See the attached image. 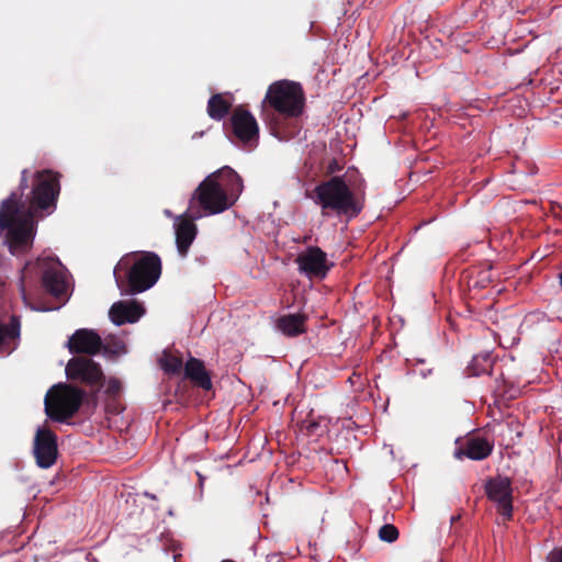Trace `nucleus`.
Returning a JSON list of instances; mask_svg holds the SVG:
<instances>
[{"mask_svg": "<svg viewBox=\"0 0 562 562\" xmlns=\"http://www.w3.org/2000/svg\"><path fill=\"white\" fill-rule=\"evenodd\" d=\"M29 169L21 172L19 189L21 193L12 192L0 205V229L8 231L7 238L12 254L30 247L35 227V215L38 211L52 213L60 192L59 173L49 169L36 171L32 176L31 191L29 188Z\"/></svg>", "mask_w": 562, "mask_h": 562, "instance_id": "f257e3e1", "label": "nucleus"}, {"mask_svg": "<svg viewBox=\"0 0 562 562\" xmlns=\"http://www.w3.org/2000/svg\"><path fill=\"white\" fill-rule=\"evenodd\" d=\"M295 262L302 273L310 278L323 279L328 273L331 263H328L327 255L319 247L311 246L300 254Z\"/></svg>", "mask_w": 562, "mask_h": 562, "instance_id": "f8f14e48", "label": "nucleus"}, {"mask_svg": "<svg viewBox=\"0 0 562 562\" xmlns=\"http://www.w3.org/2000/svg\"><path fill=\"white\" fill-rule=\"evenodd\" d=\"M485 494L504 520L513 518V487L508 476L496 475L485 482Z\"/></svg>", "mask_w": 562, "mask_h": 562, "instance_id": "6e6552de", "label": "nucleus"}, {"mask_svg": "<svg viewBox=\"0 0 562 562\" xmlns=\"http://www.w3.org/2000/svg\"><path fill=\"white\" fill-rule=\"evenodd\" d=\"M193 213L186 212L179 216L175 223L176 228V245L177 250L181 257H186L189 249L196 237L198 227L194 224Z\"/></svg>", "mask_w": 562, "mask_h": 562, "instance_id": "2eb2a0df", "label": "nucleus"}, {"mask_svg": "<svg viewBox=\"0 0 562 562\" xmlns=\"http://www.w3.org/2000/svg\"><path fill=\"white\" fill-rule=\"evenodd\" d=\"M244 189L243 179L231 167L224 166L209 175L194 190L188 212L193 218L218 214L229 209Z\"/></svg>", "mask_w": 562, "mask_h": 562, "instance_id": "f03ea898", "label": "nucleus"}, {"mask_svg": "<svg viewBox=\"0 0 562 562\" xmlns=\"http://www.w3.org/2000/svg\"><path fill=\"white\" fill-rule=\"evenodd\" d=\"M547 562H562V548H555L553 549L548 555H547Z\"/></svg>", "mask_w": 562, "mask_h": 562, "instance_id": "a878e982", "label": "nucleus"}, {"mask_svg": "<svg viewBox=\"0 0 562 562\" xmlns=\"http://www.w3.org/2000/svg\"><path fill=\"white\" fill-rule=\"evenodd\" d=\"M317 427H318V423H316V422L308 423L307 426H306L307 434L308 435H313Z\"/></svg>", "mask_w": 562, "mask_h": 562, "instance_id": "cd10ccee", "label": "nucleus"}, {"mask_svg": "<svg viewBox=\"0 0 562 562\" xmlns=\"http://www.w3.org/2000/svg\"><path fill=\"white\" fill-rule=\"evenodd\" d=\"M494 449V442L481 436L468 437L456 449L454 456L458 459L468 458L481 461L488 458Z\"/></svg>", "mask_w": 562, "mask_h": 562, "instance_id": "4468645a", "label": "nucleus"}, {"mask_svg": "<svg viewBox=\"0 0 562 562\" xmlns=\"http://www.w3.org/2000/svg\"><path fill=\"white\" fill-rule=\"evenodd\" d=\"M102 347L100 335L88 328L77 329L67 342V348L72 355L94 356L102 350Z\"/></svg>", "mask_w": 562, "mask_h": 562, "instance_id": "ddd939ff", "label": "nucleus"}, {"mask_svg": "<svg viewBox=\"0 0 562 562\" xmlns=\"http://www.w3.org/2000/svg\"><path fill=\"white\" fill-rule=\"evenodd\" d=\"M232 101L222 93L213 94L207 102V114L215 121L223 120L232 109Z\"/></svg>", "mask_w": 562, "mask_h": 562, "instance_id": "6ab92c4d", "label": "nucleus"}, {"mask_svg": "<svg viewBox=\"0 0 562 562\" xmlns=\"http://www.w3.org/2000/svg\"><path fill=\"white\" fill-rule=\"evenodd\" d=\"M267 562H284V559L279 553H272L267 555Z\"/></svg>", "mask_w": 562, "mask_h": 562, "instance_id": "bb28decb", "label": "nucleus"}, {"mask_svg": "<svg viewBox=\"0 0 562 562\" xmlns=\"http://www.w3.org/2000/svg\"><path fill=\"white\" fill-rule=\"evenodd\" d=\"M222 562H235L233 560H223Z\"/></svg>", "mask_w": 562, "mask_h": 562, "instance_id": "72a5a7b5", "label": "nucleus"}, {"mask_svg": "<svg viewBox=\"0 0 562 562\" xmlns=\"http://www.w3.org/2000/svg\"><path fill=\"white\" fill-rule=\"evenodd\" d=\"M144 313V307L139 303L133 301L130 303H114L110 308L109 315L115 325H123L125 323H135Z\"/></svg>", "mask_w": 562, "mask_h": 562, "instance_id": "dca6fc26", "label": "nucleus"}, {"mask_svg": "<svg viewBox=\"0 0 562 562\" xmlns=\"http://www.w3.org/2000/svg\"><path fill=\"white\" fill-rule=\"evenodd\" d=\"M398 529L392 524H385L379 529V538L384 541L392 543L398 539Z\"/></svg>", "mask_w": 562, "mask_h": 562, "instance_id": "4be33fe9", "label": "nucleus"}, {"mask_svg": "<svg viewBox=\"0 0 562 562\" xmlns=\"http://www.w3.org/2000/svg\"><path fill=\"white\" fill-rule=\"evenodd\" d=\"M231 126L234 136L244 145L255 147L259 139V126L255 116L246 109H234L231 116Z\"/></svg>", "mask_w": 562, "mask_h": 562, "instance_id": "9b49d317", "label": "nucleus"}, {"mask_svg": "<svg viewBox=\"0 0 562 562\" xmlns=\"http://www.w3.org/2000/svg\"><path fill=\"white\" fill-rule=\"evenodd\" d=\"M305 93L300 82L278 80L266 92L263 103L283 119H297L304 113Z\"/></svg>", "mask_w": 562, "mask_h": 562, "instance_id": "39448f33", "label": "nucleus"}, {"mask_svg": "<svg viewBox=\"0 0 562 562\" xmlns=\"http://www.w3.org/2000/svg\"><path fill=\"white\" fill-rule=\"evenodd\" d=\"M20 318L15 315L11 316L10 322L4 325L0 322V347L20 337Z\"/></svg>", "mask_w": 562, "mask_h": 562, "instance_id": "412c9836", "label": "nucleus"}, {"mask_svg": "<svg viewBox=\"0 0 562 562\" xmlns=\"http://www.w3.org/2000/svg\"><path fill=\"white\" fill-rule=\"evenodd\" d=\"M35 270L41 274L42 285L50 295L60 297L66 292V281L63 266L57 258H38Z\"/></svg>", "mask_w": 562, "mask_h": 562, "instance_id": "1a4fd4ad", "label": "nucleus"}, {"mask_svg": "<svg viewBox=\"0 0 562 562\" xmlns=\"http://www.w3.org/2000/svg\"><path fill=\"white\" fill-rule=\"evenodd\" d=\"M310 198L321 209L322 216L357 217L364 207L362 184L351 188L344 176H333L321 181L311 192Z\"/></svg>", "mask_w": 562, "mask_h": 562, "instance_id": "7ed1b4c3", "label": "nucleus"}, {"mask_svg": "<svg viewBox=\"0 0 562 562\" xmlns=\"http://www.w3.org/2000/svg\"><path fill=\"white\" fill-rule=\"evenodd\" d=\"M182 368V360L177 357H171L164 362V369L168 372L176 373Z\"/></svg>", "mask_w": 562, "mask_h": 562, "instance_id": "5701e85b", "label": "nucleus"}, {"mask_svg": "<svg viewBox=\"0 0 562 562\" xmlns=\"http://www.w3.org/2000/svg\"><path fill=\"white\" fill-rule=\"evenodd\" d=\"M86 392L77 386L58 383L45 395V413L53 422L66 423L79 411Z\"/></svg>", "mask_w": 562, "mask_h": 562, "instance_id": "423d86ee", "label": "nucleus"}, {"mask_svg": "<svg viewBox=\"0 0 562 562\" xmlns=\"http://www.w3.org/2000/svg\"><path fill=\"white\" fill-rule=\"evenodd\" d=\"M488 281V278L482 279L481 281H475L474 286H485V282Z\"/></svg>", "mask_w": 562, "mask_h": 562, "instance_id": "c85d7f7f", "label": "nucleus"}, {"mask_svg": "<svg viewBox=\"0 0 562 562\" xmlns=\"http://www.w3.org/2000/svg\"><path fill=\"white\" fill-rule=\"evenodd\" d=\"M184 374L195 386L205 391L212 389L210 373L202 360L191 357L184 366Z\"/></svg>", "mask_w": 562, "mask_h": 562, "instance_id": "f3484780", "label": "nucleus"}, {"mask_svg": "<svg viewBox=\"0 0 562 562\" xmlns=\"http://www.w3.org/2000/svg\"><path fill=\"white\" fill-rule=\"evenodd\" d=\"M307 315L288 314L278 318L277 328L288 337H297L306 331Z\"/></svg>", "mask_w": 562, "mask_h": 562, "instance_id": "a211bd4d", "label": "nucleus"}, {"mask_svg": "<svg viewBox=\"0 0 562 562\" xmlns=\"http://www.w3.org/2000/svg\"><path fill=\"white\" fill-rule=\"evenodd\" d=\"M492 370V360L488 355H476L467 367V373L470 376H480L490 373Z\"/></svg>", "mask_w": 562, "mask_h": 562, "instance_id": "aec40b11", "label": "nucleus"}, {"mask_svg": "<svg viewBox=\"0 0 562 562\" xmlns=\"http://www.w3.org/2000/svg\"><path fill=\"white\" fill-rule=\"evenodd\" d=\"M460 519V516H452L451 517V524H454L456 521H458Z\"/></svg>", "mask_w": 562, "mask_h": 562, "instance_id": "7c9ffc66", "label": "nucleus"}, {"mask_svg": "<svg viewBox=\"0 0 562 562\" xmlns=\"http://www.w3.org/2000/svg\"><path fill=\"white\" fill-rule=\"evenodd\" d=\"M559 279H560V282H561V284H562V271H561V272H560V274H559Z\"/></svg>", "mask_w": 562, "mask_h": 562, "instance_id": "473e14b6", "label": "nucleus"}, {"mask_svg": "<svg viewBox=\"0 0 562 562\" xmlns=\"http://www.w3.org/2000/svg\"><path fill=\"white\" fill-rule=\"evenodd\" d=\"M33 454L36 464L42 469L52 468L58 457L57 436L49 428L41 427L36 430L33 442Z\"/></svg>", "mask_w": 562, "mask_h": 562, "instance_id": "9d476101", "label": "nucleus"}, {"mask_svg": "<svg viewBox=\"0 0 562 562\" xmlns=\"http://www.w3.org/2000/svg\"><path fill=\"white\" fill-rule=\"evenodd\" d=\"M102 349L105 353L119 355L125 351V345L122 340H116L113 346L103 345Z\"/></svg>", "mask_w": 562, "mask_h": 562, "instance_id": "b1692460", "label": "nucleus"}, {"mask_svg": "<svg viewBox=\"0 0 562 562\" xmlns=\"http://www.w3.org/2000/svg\"><path fill=\"white\" fill-rule=\"evenodd\" d=\"M146 496H148V497H150V498H153V499H155V498H156V497H155V495H149L148 493H146Z\"/></svg>", "mask_w": 562, "mask_h": 562, "instance_id": "2f4dec72", "label": "nucleus"}, {"mask_svg": "<svg viewBox=\"0 0 562 562\" xmlns=\"http://www.w3.org/2000/svg\"><path fill=\"white\" fill-rule=\"evenodd\" d=\"M120 261L114 269L117 288L123 295H133L150 289L161 274V260L155 252H145L127 270L123 278L119 270L125 266Z\"/></svg>", "mask_w": 562, "mask_h": 562, "instance_id": "20e7f679", "label": "nucleus"}, {"mask_svg": "<svg viewBox=\"0 0 562 562\" xmlns=\"http://www.w3.org/2000/svg\"><path fill=\"white\" fill-rule=\"evenodd\" d=\"M69 380L79 381L85 385L99 391L104 383V374L101 366L89 357L71 358L65 369Z\"/></svg>", "mask_w": 562, "mask_h": 562, "instance_id": "0eeeda50", "label": "nucleus"}, {"mask_svg": "<svg viewBox=\"0 0 562 562\" xmlns=\"http://www.w3.org/2000/svg\"><path fill=\"white\" fill-rule=\"evenodd\" d=\"M336 168H337V164L336 162L330 164L329 167H328L330 172H334L336 170Z\"/></svg>", "mask_w": 562, "mask_h": 562, "instance_id": "c756f323", "label": "nucleus"}, {"mask_svg": "<svg viewBox=\"0 0 562 562\" xmlns=\"http://www.w3.org/2000/svg\"><path fill=\"white\" fill-rule=\"evenodd\" d=\"M121 391V383L119 380L116 379H111L109 382H108V386H106V393L109 395H112V396H115L120 393Z\"/></svg>", "mask_w": 562, "mask_h": 562, "instance_id": "393cba45", "label": "nucleus"}]
</instances>
